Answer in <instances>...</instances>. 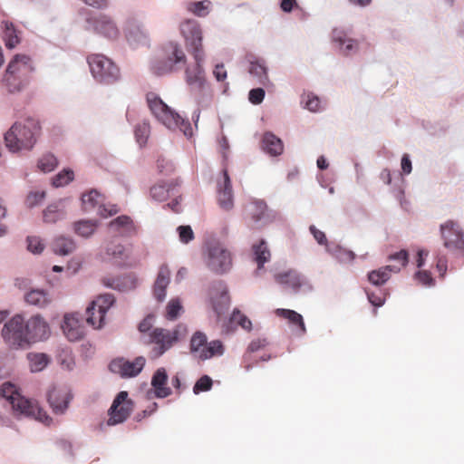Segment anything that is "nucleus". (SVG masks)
I'll use <instances>...</instances> for the list:
<instances>
[{
	"label": "nucleus",
	"mask_w": 464,
	"mask_h": 464,
	"mask_svg": "<svg viewBox=\"0 0 464 464\" xmlns=\"http://www.w3.org/2000/svg\"><path fill=\"white\" fill-rule=\"evenodd\" d=\"M304 102L305 107L311 111H317L320 109V100L317 96L307 94Z\"/></svg>",
	"instance_id": "60"
},
{
	"label": "nucleus",
	"mask_w": 464,
	"mask_h": 464,
	"mask_svg": "<svg viewBox=\"0 0 464 464\" xmlns=\"http://www.w3.org/2000/svg\"><path fill=\"white\" fill-rule=\"evenodd\" d=\"M62 329L64 335L71 342L79 341L85 334L83 321L77 313L64 315Z\"/></svg>",
	"instance_id": "20"
},
{
	"label": "nucleus",
	"mask_w": 464,
	"mask_h": 464,
	"mask_svg": "<svg viewBox=\"0 0 464 464\" xmlns=\"http://www.w3.org/2000/svg\"><path fill=\"white\" fill-rule=\"evenodd\" d=\"M262 150L271 156H278L284 151V144L274 133L265 132L261 142Z\"/></svg>",
	"instance_id": "28"
},
{
	"label": "nucleus",
	"mask_w": 464,
	"mask_h": 464,
	"mask_svg": "<svg viewBox=\"0 0 464 464\" xmlns=\"http://www.w3.org/2000/svg\"><path fill=\"white\" fill-rule=\"evenodd\" d=\"M310 231L313 234L314 239L320 244V245H326L327 239L325 237V234L317 229L314 226L310 227Z\"/></svg>",
	"instance_id": "61"
},
{
	"label": "nucleus",
	"mask_w": 464,
	"mask_h": 464,
	"mask_svg": "<svg viewBox=\"0 0 464 464\" xmlns=\"http://www.w3.org/2000/svg\"><path fill=\"white\" fill-rule=\"evenodd\" d=\"M386 295L387 294L382 289L378 291H367L368 300L375 307H380L384 304Z\"/></svg>",
	"instance_id": "49"
},
{
	"label": "nucleus",
	"mask_w": 464,
	"mask_h": 464,
	"mask_svg": "<svg viewBox=\"0 0 464 464\" xmlns=\"http://www.w3.org/2000/svg\"><path fill=\"white\" fill-rule=\"evenodd\" d=\"M265 98V91L262 88H255L249 92L248 99L253 104H259Z\"/></svg>",
	"instance_id": "56"
},
{
	"label": "nucleus",
	"mask_w": 464,
	"mask_h": 464,
	"mask_svg": "<svg viewBox=\"0 0 464 464\" xmlns=\"http://www.w3.org/2000/svg\"><path fill=\"white\" fill-rule=\"evenodd\" d=\"M388 260H397L396 265H387L379 269L372 270L368 273V280L371 284L379 286L385 284L391 277L392 273L400 272L409 261V254L406 250L401 249L399 252L391 254Z\"/></svg>",
	"instance_id": "10"
},
{
	"label": "nucleus",
	"mask_w": 464,
	"mask_h": 464,
	"mask_svg": "<svg viewBox=\"0 0 464 464\" xmlns=\"http://www.w3.org/2000/svg\"><path fill=\"white\" fill-rule=\"evenodd\" d=\"M179 29L185 40L186 48L194 59V63L186 68V82L191 89L200 91L206 83L203 69L205 52L201 27L196 20L188 19L180 24Z\"/></svg>",
	"instance_id": "1"
},
{
	"label": "nucleus",
	"mask_w": 464,
	"mask_h": 464,
	"mask_svg": "<svg viewBox=\"0 0 464 464\" xmlns=\"http://www.w3.org/2000/svg\"><path fill=\"white\" fill-rule=\"evenodd\" d=\"M53 249L57 255L67 256L74 251L75 243L71 238L59 237L54 239L53 243Z\"/></svg>",
	"instance_id": "36"
},
{
	"label": "nucleus",
	"mask_w": 464,
	"mask_h": 464,
	"mask_svg": "<svg viewBox=\"0 0 464 464\" xmlns=\"http://www.w3.org/2000/svg\"><path fill=\"white\" fill-rule=\"evenodd\" d=\"M93 78L105 84L115 82L120 78L118 66L103 54L93 53L87 57Z\"/></svg>",
	"instance_id": "6"
},
{
	"label": "nucleus",
	"mask_w": 464,
	"mask_h": 464,
	"mask_svg": "<svg viewBox=\"0 0 464 464\" xmlns=\"http://www.w3.org/2000/svg\"><path fill=\"white\" fill-rule=\"evenodd\" d=\"M276 316L286 319L290 324L299 327L301 334H305L306 329L303 316L297 312L290 309L278 308L275 311Z\"/></svg>",
	"instance_id": "34"
},
{
	"label": "nucleus",
	"mask_w": 464,
	"mask_h": 464,
	"mask_svg": "<svg viewBox=\"0 0 464 464\" xmlns=\"http://www.w3.org/2000/svg\"><path fill=\"white\" fill-rule=\"evenodd\" d=\"M102 283L107 287L125 291L135 287V279L130 276L122 278H103Z\"/></svg>",
	"instance_id": "35"
},
{
	"label": "nucleus",
	"mask_w": 464,
	"mask_h": 464,
	"mask_svg": "<svg viewBox=\"0 0 464 464\" xmlns=\"http://www.w3.org/2000/svg\"><path fill=\"white\" fill-rule=\"evenodd\" d=\"M252 252L254 260L257 264L258 268L263 267L264 264L270 260L271 253L267 243L264 239H261L258 243L252 246Z\"/></svg>",
	"instance_id": "32"
},
{
	"label": "nucleus",
	"mask_w": 464,
	"mask_h": 464,
	"mask_svg": "<svg viewBox=\"0 0 464 464\" xmlns=\"http://www.w3.org/2000/svg\"><path fill=\"white\" fill-rule=\"evenodd\" d=\"M276 281L280 285H287L295 293L298 292L302 286L306 285L304 278L295 270L276 275Z\"/></svg>",
	"instance_id": "27"
},
{
	"label": "nucleus",
	"mask_w": 464,
	"mask_h": 464,
	"mask_svg": "<svg viewBox=\"0 0 464 464\" xmlns=\"http://www.w3.org/2000/svg\"><path fill=\"white\" fill-rule=\"evenodd\" d=\"M3 38L7 48H14L20 43V32L12 23H5Z\"/></svg>",
	"instance_id": "39"
},
{
	"label": "nucleus",
	"mask_w": 464,
	"mask_h": 464,
	"mask_svg": "<svg viewBox=\"0 0 464 464\" xmlns=\"http://www.w3.org/2000/svg\"><path fill=\"white\" fill-rule=\"evenodd\" d=\"M207 343L206 334L201 332H197L193 334L190 340V350L199 358V353L202 348L206 347Z\"/></svg>",
	"instance_id": "43"
},
{
	"label": "nucleus",
	"mask_w": 464,
	"mask_h": 464,
	"mask_svg": "<svg viewBox=\"0 0 464 464\" xmlns=\"http://www.w3.org/2000/svg\"><path fill=\"white\" fill-rule=\"evenodd\" d=\"M224 345L221 341L214 340L207 343L199 353V359L208 360L214 356H220L224 353Z\"/></svg>",
	"instance_id": "37"
},
{
	"label": "nucleus",
	"mask_w": 464,
	"mask_h": 464,
	"mask_svg": "<svg viewBox=\"0 0 464 464\" xmlns=\"http://www.w3.org/2000/svg\"><path fill=\"white\" fill-rule=\"evenodd\" d=\"M31 372H38L43 371L49 363V358L45 353H29L27 354Z\"/></svg>",
	"instance_id": "38"
},
{
	"label": "nucleus",
	"mask_w": 464,
	"mask_h": 464,
	"mask_svg": "<svg viewBox=\"0 0 464 464\" xmlns=\"http://www.w3.org/2000/svg\"><path fill=\"white\" fill-rule=\"evenodd\" d=\"M210 2L208 0L190 3L188 6V11L198 16H206L208 13Z\"/></svg>",
	"instance_id": "48"
},
{
	"label": "nucleus",
	"mask_w": 464,
	"mask_h": 464,
	"mask_svg": "<svg viewBox=\"0 0 464 464\" xmlns=\"http://www.w3.org/2000/svg\"><path fill=\"white\" fill-rule=\"evenodd\" d=\"M111 294L100 295L86 309V323L95 329L102 328L106 312L114 304Z\"/></svg>",
	"instance_id": "11"
},
{
	"label": "nucleus",
	"mask_w": 464,
	"mask_h": 464,
	"mask_svg": "<svg viewBox=\"0 0 464 464\" xmlns=\"http://www.w3.org/2000/svg\"><path fill=\"white\" fill-rule=\"evenodd\" d=\"M176 186L169 183H159L151 187L150 196L157 201H164L170 196H176Z\"/></svg>",
	"instance_id": "33"
},
{
	"label": "nucleus",
	"mask_w": 464,
	"mask_h": 464,
	"mask_svg": "<svg viewBox=\"0 0 464 464\" xmlns=\"http://www.w3.org/2000/svg\"><path fill=\"white\" fill-rule=\"evenodd\" d=\"M57 164L58 161L54 155L49 153L43 155V157L39 159L37 166L43 172L46 173L53 171Z\"/></svg>",
	"instance_id": "44"
},
{
	"label": "nucleus",
	"mask_w": 464,
	"mask_h": 464,
	"mask_svg": "<svg viewBox=\"0 0 464 464\" xmlns=\"http://www.w3.org/2000/svg\"><path fill=\"white\" fill-rule=\"evenodd\" d=\"M166 57L155 60L150 66L152 72L156 75H163L171 72L175 65L186 63V54L183 49L177 43H169L165 46Z\"/></svg>",
	"instance_id": "8"
},
{
	"label": "nucleus",
	"mask_w": 464,
	"mask_h": 464,
	"mask_svg": "<svg viewBox=\"0 0 464 464\" xmlns=\"http://www.w3.org/2000/svg\"><path fill=\"white\" fill-rule=\"evenodd\" d=\"M170 282V270L167 265H161L159 268L157 278L153 285V295L159 302L166 297V289Z\"/></svg>",
	"instance_id": "25"
},
{
	"label": "nucleus",
	"mask_w": 464,
	"mask_h": 464,
	"mask_svg": "<svg viewBox=\"0 0 464 464\" xmlns=\"http://www.w3.org/2000/svg\"><path fill=\"white\" fill-rule=\"evenodd\" d=\"M336 258H338L341 262H350L353 261L355 257V255L353 251L347 250L342 247H338L335 254Z\"/></svg>",
	"instance_id": "59"
},
{
	"label": "nucleus",
	"mask_w": 464,
	"mask_h": 464,
	"mask_svg": "<svg viewBox=\"0 0 464 464\" xmlns=\"http://www.w3.org/2000/svg\"><path fill=\"white\" fill-rule=\"evenodd\" d=\"M65 218V210L61 202L50 204L43 212L44 223L53 224Z\"/></svg>",
	"instance_id": "31"
},
{
	"label": "nucleus",
	"mask_w": 464,
	"mask_h": 464,
	"mask_svg": "<svg viewBox=\"0 0 464 464\" xmlns=\"http://www.w3.org/2000/svg\"><path fill=\"white\" fill-rule=\"evenodd\" d=\"M74 174L71 169H63L53 178V185L56 188L67 185L73 179Z\"/></svg>",
	"instance_id": "46"
},
{
	"label": "nucleus",
	"mask_w": 464,
	"mask_h": 464,
	"mask_svg": "<svg viewBox=\"0 0 464 464\" xmlns=\"http://www.w3.org/2000/svg\"><path fill=\"white\" fill-rule=\"evenodd\" d=\"M5 343L12 349H22L29 346L25 332L24 317L16 314L7 321L2 329Z\"/></svg>",
	"instance_id": "7"
},
{
	"label": "nucleus",
	"mask_w": 464,
	"mask_h": 464,
	"mask_svg": "<svg viewBox=\"0 0 464 464\" xmlns=\"http://www.w3.org/2000/svg\"><path fill=\"white\" fill-rule=\"evenodd\" d=\"M230 323L241 326L244 330L250 331L252 329V323L246 315L242 314L239 310L235 309L230 317Z\"/></svg>",
	"instance_id": "45"
},
{
	"label": "nucleus",
	"mask_w": 464,
	"mask_h": 464,
	"mask_svg": "<svg viewBox=\"0 0 464 464\" xmlns=\"http://www.w3.org/2000/svg\"><path fill=\"white\" fill-rule=\"evenodd\" d=\"M183 307L179 299H171L166 307V317L169 320H175L178 318L179 313L182 311Z\"/></svg>",
	"instance_id": "47"
},
{
	"label": "nucleus",
	"mask_w": 464,
	"mask_h": 464,
	"mask_svg": "<svg viewBox=\"0 0 464 464\" xmlns=\"http://www.w3.org/2000/svg\"><path fill=\"white\" fill-rule=\"evenodd\" d=\"M34 70L31 58L24 54L15 55L9 63L4 82L9 92L20 91L30 80Z\"/></svg>",
	"instance_id": "5"
},
{
	"label": "nucleus",
	"mask_w": 464,
	"mask_h": 464,
	"mask_svg": "<svg viewBox=\"0 0 464 464\" xmlns=\"http://www.w3.org/2000/svg\"><path fill=\"white\" fill-rule=\"evenodd\" d=\"M147 103L153 115L169 129H179L184 135L191 136L192 128L188 121L172 111L156 93L149 92Z\"/></svg>",
	"instance_id": "4"
},
{
	"label": "nucleus",
	"mask_w": 464,
	"mask_h": 464,
	"mask_svg": "<svg viewBox=\"0 0 464 464\" xmlns=\"http://www.w3.org/2000/svg\"><path fill=\"white\" fill-rule=\"evenodd\" d=\"M74 232L83 237L92 235L97 227V223L92 220H80L73 225Z\"/></svg>",
	"instance_id": "40"
},
{
	"label": "nucleus",
	"mask_w": 464,
	"mask_h": 464,
	"mask_svg": "<svg viewBox=\"0 0 464 464\" xmlns=\"http://www.w3.org/2000/svg\"><path fill=\"white\" fill-rule=\"evenodd\" d=\"M179 328L180 326H178L173 331L155 328L150 334L149 343L153 344V348L150 352L152 358H159L173 346L179 340Z\"/></svg>",
	"instance_id": "12"
},
{
	"label": "nucleus",
	"mask_w": 464,
	"mask_h": 464,
	"mask_svg": "<svg viewBox=\"0 0 464 464\" xmlns=\"http://www.w3.org/2000/svg\"><path fill=\"white\" fill-rule=\"evenodd\" d=\"M212 387V380L209 376L204 375L199 378L193 387L194 393L209 391Z\"/></svg>",
	"instance_id": "52"
},
{
	"label": "nucleus",
	"mask_w": 464,
	"mask_h": 464,
	"mask_svg": "<svg viewBox=\"0 0 464 464\" xmlns=\"http://www.w3.org/2000/svg\"><path fill=\"white\" fill-rule=\"evenodd\" d=\"M218 202L225 210H230L233 206V190L227 170H223L222 183H218Z\"/></svg>",
	"instance_id": "24"
},
{
	"label": "nucleus",
	"mask_w": 464,
	"mask_h": 464,
	"mask_svg": "<svg viewBox=\"0 0 464 464\" xmlns=\"http://www.w3.org/2000/svg\"><path fill=\"white\" fill-rule=\"evenodd\" d=\"M249 73L256 77L258 82L263 85H267L269 82L266 68L264 64L254 62L250 63Z\"/></svg>",
	"instance_id": "42"
},
{
	"label": "nucleus",
	"mask_w": 464,
	"mask_h": 464,
	"mask_svg": "<svg viewBox=\"0 0 464 464\" xmlns=\"http://www.w3.org/2000/svg\"><path fill=\"white\" fill-rule=\"evenodd\" d=\"M213 73L218 82L224 81L227 78V71L223 64H217Z\"/></svg>",
	"instance_id": "64"
},
{
	"label": "nucleus",
	"mask_w": 464,
	"mask_h": 464,
	"mask_svg": "<svg viewBox=\"0 0 464 464\" xmlns=\"http://www.w3.org/2000/svg\"><path fill=\"white\" fill-rule=\"evenodd\" d=\"M440 232L446 248L464 250V232L458 223L445 222L440 226Z\"/></svg>",
	"instance_id": "17"
},
{
	"label": "nucleus",
	"mask_w": 464,
	"mask_h": 464,
	"mask_svg": "<svg viewBox=\"0 0 464 464\" xmlns=\"http://www.w3.org/2000/svg\"><path fill=\"white\" fill-rule=\"evenodd\" d=\"M45 197V192H32L26 198V204L28 207L33 208L38 205L40 202L44 200Z\"/></svg>",
	"instance_id": "57"
},
{
	"label": "nucleus",
	"mask_w": 464,
	"mask_h": 464,
	"mask_svg": "<svg viewBox=\"0 0 464 464\" xmlns=\"http://www.w3.org/2000/svg\"><path fill=\"white\" fill-rule=\"evenodd\" d=\"M108 255L113 257H122L124 255V246L122 245H117L107 248Z\"/></svg>",
	"instance_id": "62"
},
{
	"label": "nucleus",
	"mask_w": 464,
	"mask_h": 464,
	"mask_svg": "<svg viewBox=\"0 0 464 464\" xmlns=\"http://www.w3.org/2000/svg\"><path fill=\"white\" fill-rule=\"evenodd\" d=\"M268 343L269 342L267 341L266 338L255 339L249 343L247 351L250 353L257 352L259 350L266 348L268 345Z\"/></svg>",
	"instance_id": "58"
},
{
	"label": "nucleus",
	"mask_w": 464,
	"mask_h": 464,
	"mask_svg": "<svg viewBox=\"0 0 464 464\" xmlns=\"http://www.w3.org/2000/svg\"><path fill=\"white\" fill-rule=\"evenodd\" d=\"M27 243L28 250L34 254H40L44 248L42 240L37 237H28Z\"/></svg>",
	"instance_id": "53"
},
{
	"label": "nucleus",
	"mask_w": 464,
	"mask_h": 464,
	"mask_svg": "<svg viewBox=\"0 0 464 464\" xmlns=\"http://www.w3.org/2000/svg\"><path fill=\"white\" fill-rule=\"evenodd\" d=\"M207 266L217 274L229 271L232 266L231 253L221 244L210 245L208 248Z\"/></svg>",
	"instance_id": "14"
},
{
	"label": "nucleus",
	"mask_w": 464,
	"mask_h": 464,
	"mask_svg": "<svg viewBox=\"0 0 464 464\" xmlns=\"http://www.w3.org/2000/svg\"><path fill=\"white\" fill-rule=\"evenodd\" d=\"M179 328L180 326H178L173 331L155 328L150 334L149 343L153 344V348L150 352L152 358H159L173 346L179 340Z\"/></svg>",
	"instance_id": "13"
},
{
	"label": "nucleus",
	"mask_w": 464,
	"mask_h": 464,
	"mask_svg": "<svg viewBox=\"0 0 464 464\" xmlns=\"http://www.w3.org/2000/svg\"><path fill=\"white\" fill-rule=\"evenodd\" d=\"M415 278L425 286H431L434 285V279L430 272L427 270L419 271L415 274Z\"/></svg>",
	"instance_id": "55"
},
{
	"label": "nucleus",
	"mask_w": 464,
	"mask_h": 464,
	"mask_svg": "<svg viewBox=\"0 0 464 464\" xmlns=\"http://www.w3.org/2000/svg\"><path fill=\"white\" fill-rule=\"evenodd\" d=\"M0 395L10 402L15 415L33 418L44 424L51 422L52 420L47 413L36 402L22 396L14 384L3 383L0 388Z\"/></svg>",
	"instance_id": "3"
},
{
	"label": "nucleus",
	"mask_w": 464,
	"mask_h": 464,
	"mask_svg": "<svg viewBox=\"0 0 464 464\" xmlns=\"http://www.w3.org/2000/svg\"><path fill=\"white\" fill-rule=\"evenodd\" d=\"M210 298L213 309L216 312L218 318H219L228 308L230 302L227 286L222 282H218L210 290Z\"/></svg>",
	"instance_id": "21"
},
{
	"label": "nucleus",
	"mask_w": 464,
	"mask_h": 464,
	"mask_svg": "<svg viewBox=\"0 0 464 464\" xmlns=\"http://www.w3.org/2000/svg\"><path fill=\"white\" fill-rule=\"evenodd\" d=\"M152 320L153 317L150 315L144 318L139 324V331L141 333H146L150 331L152 327Z\"/></svg>",
	"instance_id": "63"
},
{
	"label": "nucleus",
	"mask_w": 464,
	"mask_h": 464,
	"mask_svg": "<svg viewBox=\"0 0 464 464\" xmlns=\"http://www.w3.org/2000/svg\"><path fill=\"white\" fill-rule=\"evenodd\" d=\"M150 133V126L146 122L140 123L135 128V137L138 143L142 146L147 142Z\"/></svg>",
	"instance_id": "50"
},
{
	"label": "nucleus",
	"mask_w": 464,
	"mask_h": 464,
	"mask_svg": "<svg viewBox=\"0 0 464 464\" xmlns=\"http://www.w3.org/2000/svg\"><path fill=\"white\" fill-rule=\"evenodd\" d=\"M24 325L29 345L46 340L50 336V326L40 314L31 316L24 322Z\"/></svg>",
	"instance_id": "16"
},
{
	"label": "nucleus",
	"mask_w": 464,
	"mask_h": 464,
	"mask_svg": "<svg viewBox=\"0 0 464 464\" xmlns=\"http://www.w3.org/2000/svg\"><path fill=\"white\" fill-rule=\"evenodd\" d=\"M168 374L164 368H159L153 374L151 379V386L153 392L157 398H167L171 394V389L167 386Z\"/></svg>",
	"instance_id": "26"
},
{
	"label": "nucleus",
	"mask_w": 464,
	"mask_h": 464,
	"mask_svg": "<svg viewBox=\"0 0 464 464\" xmlns=\"http://www.w3.org/2000/svg\"><path fill=\"white\" fill-rule=\"evenodd\" d=\"M40 121L33 117L14 122L5 135V146L12 152L31 150L40 136Z\"/></svg>",
	"instance_id": "2"
},
{
	"label": "nucleus",
	"mask_w": 464,
	"mask_h": 464,
	"mask_svg": "<svg viewBox=\"0 0 464 464\" xmlns=\"http://www.w3.org/2000/svg\"><path fill=\"white\" fill-rule=\"evenodd\" d=\"M111 233L121 237H132L138 233V227L128 216H120L110 222Z\"/></svg>",
	"instance_id": "23"
},
{
	"label": "nucleus",
	"mask_w": 464,
	"mask_h": 464,
	"mask_svg": "<svg viewBox=\"0 0 464 464\" xmlns=\"http://www.w3.org/2000/svg\"><path fill=\"white\" fill-rule=\"evenodd\" d=\"M127 39L130 44L137 45L139 44H145L147 42V35L140 29L135 28L130 31Z\"/></svg>",
	"instance_id": "51"
},
{
	"label": "nucleus",
	"mask_w": 464,
	"mask_h": 464,
	"mask_svg": "<svg viewBox=\"0 0 464 464\" xmlns=\"http://www.w3.org/2000/svg\"><path fill=\"white\" fill-rule=\"evenodd\" d=\"M73 395L66 386L53 387L47 394L48 402L56 414H63L68 409Z\"/></svg>",
	"instance_id": "18"
},
{
	"label": "nucleus",
	"mask_w": 464,
	"mask_h": 464,
	"mask_svg": "<svg viewBox=\"0 0 464 464\" xmlns=\"http://www.w3.org/2000/svg\"><path fill=\"white\" fill-rule=\"evenodd\" d=\"M177 230L182 243L187 244L194 238L193 230L189 226H179Z\"/></svg>",
	"instance_id": "54"
},
{
	"label": "nucleus",
	"mask_w": 464,
	"mask_h": 464,
	"mask_svg": "<svg viewBox=\"0 0 464 464\" xmlns=\"http://www.w3.org/2000/svg\"><path fill=\"white\" fill-rule=\"evenodd\" d=\"M244 218L248 226L260 227L273 222L276 218V213L269 211L264 200L252 199L244 207Z\"/></svg>",
	"instance_id": "9"
},
{
	"label": "nucleus",
	"mask_w": 464,
	"mask_h": 464,
	"mask_svg": "<svg viewBox=\"0 0 464 464\" xmlns=\"http://www.w3.org/2000/svg\"><path fill=\"white\" fill-rule=\"evenodd\" d=\"M133 411V401L129 399L127 392H120L108 411L109 426L117 425L125 421Z\"/></svg>",
	"instance_id": "15"
},
{
	"label": "nucleus",
	"mask_w": 464,
	"mask_h": 464,
	"mask_svg": "<svg viewBox=\"0 0 464 464\" xmlns=\"http://www.w3.org/2000/svg\"><path fill=\"white\" fill-rule=\"evenodd\" d=\"M24 301L29 305L44 308L51 304L52 297L43 289H32L24 295Z\"/></svg>",
	"instance_id": "29"
},
{
	"label": "nucleus",
	"mask_w": 464,
	"mask_h": 464,
	"mask_svg": "<svg viewBox=\"0 0 464 464\" xmlns=\"http://www.w3.org/2000/svg\"><path fill=\"white\" fill-rule=\"evenodd\" d=\"M101 202L102 195L97 190H91L82 196V208L85 211L94 208Z\"/></svg>",
	"instance_id": "41"
},
{
	"label": "nucleus",
	"mask_w": 464,
	"mask_h": 464,
	"mask_svg": "<svg viewBox=\"0 0 464 464\" xmlns=\"http://www.w3.org/2000/svg\"><path fill=\"white\" fill-rule=\"evenodd\" d=\"M92 25L98 34L109 39L114 40L120 35V30L114 21L105 14L93 18Z\"/></svg>",
	"instance_id": "22"
},
{
	"label": "nucleus",
	"mask_w": 464,
	"mask_h": 464,
	"mask_svg": "<svg viewBox=\"0 0 464 464\" xmlns=\"http://www.w3.org/2000/svg\"><path fill=\"white\" fill-rule=\"evenodd\" d=\"M145 362L146 360L142 356L135 358L132 362L116 359L110 363V370L122 377H134L141 372Z\"/></svg>",
	"instance_id": "19"
},
{
	"label": "nucleus",
	"mask_w": 464,
	"mask_h": 464,
	"mask_svg": "<svg viewBox=\"0 0 464 464\" xmlns=\"http://www.w3.org/2000/svg\"><path fill=\"white\" fill-rule=\"evenodd\" d=\"M333 40L337 43L343 53L346 55L350 54L357 48V43L352 38L347 36V34L343 30L334 29L333 32Z\"/></svg>",
	"instance_id": "30"
}]
</instances>
